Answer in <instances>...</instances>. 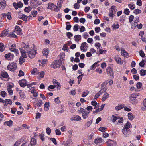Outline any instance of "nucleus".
Segmentation results:
<instances>
[{"label":"nucleus","instance_id":"7","mask_svg":"<svg viewBox=\"0 0 146 146\" xmlns=\"http://www.w3.org/2000/svg\"><path fill=\"white\" fill-rule=\"evenodd\" d=\"M33 105L35 108L36 107H40L43 104L42 101L40 100H38L36 101L33 102Z\"/></svg>","mask_w":146,"mask_h":146},{"label":"nucleus","instance_id":"58","mask_svg":"<svg viewBox=\"0 0 146 146\" xmlns=\"http://www.w3.org/2000/svg\"><path fill=\"white\" fill-rule=\"evenodd\" d=\"M68 133H69L68 137L70 138H71L72 137V130H69L68 131Z\"/></svg>","mask_w":146,"mask_h":146},{"label":"nucleus","instance_id":"10","mask_svg":"<svg viewBox=\"0 0 146 146\" xmlns=\"http://www.w3.org/2000/svg\"><path fill=\"white\" fill-rule=\"evenodd\" d=\"M15 31L17 32V33L19 35H21L22 34L21 32V30L18 26H16L15 27Z\"/></svg>","mask_w":146,"mask_h":146},{"label":"nucleus","instance_id":"1","mask_svg":"<svg viewBox=\"0 0 146 146\" xmlns=\"http://www.w3.org/2000/svg\"><path fill=\"white\" fill-rule=\"evenodd\" d=\"M139 94L136 93L131 94L129 96L130 102L133 104L137 103V102L136 98L137 96H139Z\"/></svg>","mask_w":146,"mask_h":146},{"label":"nucleus","instance_id":"41","mask_svg":"<svg viewBox=\"0 0 146 146\" xmlns=\"http://www.w3.org/2000/svg\"><path fill=\"white\" fill-rule=\"evenodd\" d=\"M74 38L75 40L78 41L81 39V36L80 35H76L75 36Z\"/></svg>","mask_w":146,"mask_h":146},{"label":"nucleus","instance_id":"40","mask_svg":"<svg viewBox=\"0 0 146 146\" xmlns=\"http://www.w3.org/2000/svg\"><path fill=\"white\" fill-rule=\"evenodd\" d=\"M107 143L108 146H113L114 142L110 140H108Z\"/></svg>","mask_w":146,"mask_h":146},{"label":"nucleus","instance_id":"43","mask_svg":"<svg viewBox=\"0 0 146 146\" xmlns=\"http://www.w3.org/2000/svg\"><path fill=\"white\" fill-rule=\"evenodd\" d=\"M19 94H20V97L21 98V99L24 98L25 97V94H24V92H22L21 90L20 91Z\"/></svg>","mask_w":146,"mask_h":146},{"label":"nucleus","instance_id":"5","mask_svg":"<svg viewBox=\"0 0 146 146\" xmlns=\"http://www.w3.org/2000/svg\"><path fill=\"white\" fill-rule=\"evenodd\" d=\"M16 46L15 44H13L9 47V50L12 52H15L16 56L19 54L18 50V49L16 48Z\"/></svg>","mask_w":146,"mask_h":146},{"label":"nucleus","instance_id":"18","mask_svg":"<svg viewBox=\"0 0 146 146\" xmlns=\"http://www.w3.org/2000/svg\"><path fill=\"white\" fill-rule=\"evenodd\" d=\"M121 54L122 56H123L124 57L127 58L128 57V53L124 50H121Z\"/></svg>","mask_w":146,"mask_h":146},{"label":"nucleus","instance_id":"23","mask_svg":"<svg viewBox=\"0 0 146 146\" xmlns=\"http://www.w3.org/2000/svg\"><path fill=\"white\" fill-rule=\"evenodd\" d=\"M7 34V36L9 37H13L17 38V36L13 32L8 33Z\"/></svg>","mask_w":146,"mask_h":146},{"label":"nucleus","instance_id":"4","mask_svg":"<svg viewBox=\"0 0 146 146\" xmlns=\"http://www.w3.org/2000/svg\"><path fill=\"white\" fill-rule=\"evenodd\" d=\"M36 54V50L33 48L30 49L28 52V56L31 58H32L35 57Z\"/></svg>","mask_w":146,"mask_h":146},{"label":"nucleus","instance_id":"34","mask_svg":"<svg viewBox=\"0 0 146 146\" xmlns=\"http://www.w3.org/2000/svg\"><path fill=\"white\" fill-rule=\"evenodd\" d=\"M86 42H84L82 43L80 46V49L83 50V52H85V50L84 49V47L86 45Z\"/></svg>","mask_w":146,"mask_h":146},{"label":"nucleus","instance_id":"19","mask_svg":"<svg viewBox=\"0 0 146 146\" xmlns=\"http://www.w3.org/2000/svg\"><path fill=\"white\" fill-rule=\"evenodd\" d=\"M49 50L48 49H44L42 51V53L44 56L47 57L49 53Z\"/></svg>","mask_w":146,"mask_h":146},{"label":"nucleus","instance_id":"33","mask_svg":"<svg viewBox=\"0 0 146 146\" xmlns=\"http://www.w3.org/2000/svg\"><path fill=\"white\" fill-rule=\"evenodd\" d=\"M103 92H102L101 90L98 93L94 96V99L96 100L100 96V95Z\"/></svg>","mask_w":146,"mask_h":146},{"label":"nucleus","instance_id":"38","mask_svg":"<svg viewBox=\"0 0 146 146\" xmlns=\"http://www.w3.org/2000/svg\"><path fill=\"white\" fill-rule=\"evenodd\" d=\"M129 7L132 10H133L135 8V6L133 3L129 4L128 5Z\"/></svg>","mask_w":146,"mask_h":146},{"label":"nucleus","instance_id":"12","mask_svg":"<svg viewBox=\"0 0 146 146\" xmlns=\"http://www.w3.org/2000/svg\"><path fill=\"white\" fill-rule=\"evenodd\" d=\"M124 106L125 105L123 104H119L115 107V109L116 110L118 111L122 109Z\"/></svg>","mask_w":146,"mask_h":146},{"label":"nucleus","instance_id":"11","mask_svg":"<svg viewBox=\"0 0 146 146\" xmlns=\"http://www.w3.org/2000/svg\"><path fill=\"white\" fill-rule=\"evenodd\" d=\"M115 60L117 63L118 64H123V61L118 56H117L115 57Z\"/></svg>","mask_w":146,"mask_h":146},{"label":"nucleus","instance_id":"29","mask_svg":"<svg viewBox=\"0 0 146 146\" xmlns=\"http://www.w3.org/2000/svg\"><path fill=\"white\" fill-rule=\"evenodd\" d=\"M73 144L72 140L71 139H69L66 142L65 144L68 146H70Z\"/></svg>","mask_w":146,"mask_h":146},{"label":"nucleus","instance_id":"47","mask_svg":"<svg viewBox=\"0 0 146 146\" xmlns=\"http://www.w3.org/2000/svg\"><path fill=\"white\" fill-rule=\"evenodd\" d=\"M66 24L67 25L66 29L67 30H69L71 27V26L70 24V23L69 22H66Z\"/></svg>","mask_w":146,"mask_h":146},{"label":"nucleus","instance_id":"61","mask_svg":"<svg viewBox=\"0 0 146 146\" xmlns=\"http://www.w3.org/2000/svg\"><path fill=\"white\" fill-rule=\"evenodd\" d=\"M31 13L33 17H35L37 15V11H33L31 12Z\"/></svg>","mask_w":146,"mask_h":146},{"label":"nucleus","instance_id":"31","mask_svg":"<svg viewBox=\"0 0 146 146\" xmlns=\"http://www.w3.org/2000/svg\"><path fill=\"white\" fill-rule=\"evenodd\" d=\"M5 47L4 45L2 43H0V51L1 52H3L5 50Z\"/></svg>","mask_w":146,"mask_h":146},{"label":"nucleus","instance_id":"15","mask_svg":"<svg viewBox=\"0 0 146 146\" xmlns=\"http://www.w3.org/2000/svg\"><path fill=\"white\" fill-rule=\"evenodd\" d=\"M107 74L109 76H111L113 74V70L110 68H108L106 70Z\"/></svg>","mask_w":146,"mask_h":146},{"label":"nucleus","instance_id":"25","mask_svg":"<svg viewBox=\"0 0 146 146\" xmlns=\"http://www.w3.org/2000/svg\"><path fill=\"white\" fill-rule=\"evenodd\" d=\"M109 94L107 93H105L103 95V97L102 98V101H105L106 99H107L109 97Z\"/></svg>","mask_w":146,"mask_h":146},{"label":"nucleus","instance_id":"22","mask_svg":"<svg viewBox=\"0 0 146 146\" xmlns=\"http://www.w3.org/2000/svg\"><path fill=\"white\" fill-rule=\"evenodd\" d=\"M48 9H50L51 10H54V8L55 7L54 5L52 3H49L48 4Z\"/></svg>","mask_w":146,"mask_h":146},{"label":"nucleus","instance_id":"63","mask_svg":"<svg viewBox=\"0 0 146 146\" xmlns=\"http://www.w3.org/2000/svg\"><path fill=\"white\" fill-rule=\"evenodd\" d=\"M74 7L76 9H79L80 7V5L78 4L77 3H76L74 5Z\"/></svg>","mask_w":146,"mask_h":146},{"label":"nucleus","instance_id":"64","mask_svg":"<svg viewBox=\"0 0 146 146\" xmlns=\"http://www.w3.org/2000/svg\"><path fill=\"white\" fill-rule=\"evenodd\" d=\"M55 102L57 103H59L60 102V100H59V97H58L56 98L55 99Z\"/></svg>","mask_w":146,"mask_h":146},{"label":"nucleus","instance_id":"36","mask_svg":"<svg viewBox=\"0 0 146 146\" xmlns=\"http://www.w3.org/2000/svg\"><path fill=\"white\" fill-rule=\"evenodd\" d=\"M112 117L113 118L112 122L113 123L115 122L118 119L120 118V117H116L114 115H113L112 116Z\"/></svg>","mask_w":146,"mask_h":146},{"label":"nucleus","instance_id":"35","mask_svg":"<svg viewBox=\"0 0 146 146\" xmlns=\"http://www.w3.org/2000/svg\"><path fill=\"white\" fill-rule=\"evenodd\" d=\"M31 145H35L36 143V139L34 138H32L31 141Z\"/></svg>","mask_w":146,"mask_h":146},{"label":"nucleus","instance_id":"55","mask_svg":"<svg viewBox=\"0 0 146 146\" xmlns=\"http://www.w3.org/2000/svg\"><path fill=\"white\" fill-rule=\"evenodd\" d=\"M46 133L48 135H50L51 132V130L50 129L49 127H47L46 128Z\"/></svg>","mask_w":146,"mask_h":146},{"label":"nucleus","instance_id":"24","mask_svg":"<svg viewBox=\"0 0 146 146\" xmlns=\"http://www.w3.org/2000/svg\"><path fill=\"white\" fill-rule=\"evenodd\" d=\"M81 119V117L78 115L76 116V117H74V118H71L70 120L71 121L76 120V121H80Z\"/></svg>","mask_w":146,"mask_h":146},{"label":"nucleus","instance_id":"9","mask_svg":"<svg viewBox=\"0 0 146 146\" xmlns=\"http://www.w3.org/2000/svg\"><path fill=\"white\" fill-rule=\"evenodd\" d=\"M13 5L16 9H18V8H21L23 6V4L21 2H19L17 3L15 2L13 3Z\"/></svg>","mask_w":146,"mask_h":146},{"label":"nucleus","instance_id":"53","mask_svg":"<svg viewBox=\"0 0 146 146\" xmlns=\"http://www.w3.org/2000/svg\"><path fill=\"white\" fill-rule=\"evenodd\" d=\"M141 12V11L139 9H136L135 10L133 13L136 14L140 13Z\"/></svg>","mask_w":146,"mask_h":146},{"label":"nucleus","instance_id":"49","mask_svg":"<svg viewBox=\"0 0 146 146\" xmlns=\"http://www.w3.org/2000/svg\"><path fill=\"white\" fill-rule=\"evenodd\" d=\"M11 15V13L9 12H8L6 15L7 19L9 20H10L12 19Z\"/></svg>","mask_w":146,"mask_h":146},{"label":"nucleus","instance_id":"57","mask_svg":"<svg viewBox=\"0 0 146 146\" xmlns=\"http://www.w3.org/2000/svg\"><path fill=\"white\" fill-rule=\"evenodd\" d=\"M56 134L57 135H60L61 134V132L60 130L58 129H56L55 130Z\"/></svg>","mask_w":146,"mask_h":146},{"label":"nucleus","instance_id":"54","mask_svg":"<svg viewBox=\"0 0 146 146\" xmlns=\"http://www.w3.org/2000/svg\"><path fill=\"white\" fill-rule=\"evenodd\" d=\"M142 84L140 82L137 83L136 84V86L138 88H140L142 86Z\"/></svg>","mask_w":146,"mask_h":146},{"label":"nucleus","instance_id":"51","mask_svg":"<svg viewBox=\"0 0 146 146\" xmlns=\"http://www.w3.org/2000/svg\"><path fill=\"white\" fill-rule=\"evenodd\" d=\"M5 102L7 104L11 105L12 103V102L11 100L9 99H6L5 100Z\"/></svg>","mask_w":146,"mask_h":146},{"label":"nucleus","instance_id":"45","mask_svg":"<svg viewBox=\"0 0 146 146\" xmlns=\"http://www.w3.org/2000/svg\"><path fill=\"white\" fill-rule=\"evenodd\" d=\"M79 27L80 26L77 24H76L74 26L73 30L74 31H77L78 30Z\"/></svg>","mask_w":146,"mask_h":146},{"label":"nucleus","instance_id":"37","mask_svg":"<svg viewBox=\"0 0 146 146\" xmlns=\"http://www.w3.org/2000/svg\"><path fill=\"white\" fill-rule=\"evenodd\" d=\"M144 106L141 108V109L143 110H146V99L144 100L143 103Z\"/></svg>","mask_w":146,"mask_h":146},{"label":"nucleus","instance_id":"30","mask_svg":"<svg viewBox=\"0 0 146 146\" xmlns=\"http://www.w3.org/2000/svg\"><path fill=\"white\" fill-rule=\"evenodd\" d=\"M128 119L131 120H132L134 118V116L131 113H128Z\"/></svg>","mask_w":146,"mask_h":146},{"label":"nucleus","instance_id":"50","mask_svg":"<svg viewBox=\"0 0 146 146\" xmlns=\"http://www.w3.org/2000/svg\"><path fill=\"white\" fill-rule=\"evenodd\" d=\"M25 60V59L22 57H21L19 59V63L20 64H23Z\"/></svg>","mask_w":146,"mask_h":146},{"label":"nucleus","instance_id":"27","mask_svg":"<svg viewBox=\"0 0 146 146\" xmlns=\"http://www.w3.org/2000/svg\"><path fill=\"white\" fill-rule=\"evenodd\" d=\"M13 121L10 120L8 121H7L5 122L4 124L5 125L8 126H11L12 125Z\"/></svg>","mask_w":146,"mask_h":146},{"label":"nucleus","instance_id":"21","mask_svg":"<svg viewBox=\"0 0 146 146\" xmlns=\"http://www.w3.org/2000/svg\"><path fill=\"white\" fill-rule=\"evenodd\" d=\"M28 17V16L24 14H22L21 16L19 17V18L25 21H27Z\"/></svg>","mask_w":146,"mask_h":146},{"label":"nucleus","instance_id":"46","mask_svg":"<svg viewBox=\"0 0 146 146\" xmlns=\"http://www.w3.org/2000/svg\"><path fill=\"white\" fill-rule=\"evenodd\" d=\"M31 7H25L24 9V11L25 12L28 13L31 10Z\"/></svg>","mask_w":146,"mask_h":146},{"label":"nucleus","instance_id":"44","mask_svg":"<svg viewBox=\"0 0 146 146\" xmlns=\"http://www.w3.org/2000/svg\"><path fill=\"white\" fill-rule=\"evenodd\" d=\"M92 121H88L87 122H86L85 124V126L86 127H89L90 125L92 123Z\"/></svg>","mask_w":146,"mask_h":146},{"label":"nucleus","instance_id":"62","mask_svg":"<svg viewBox=\"0 0 146 146\" xmlns=\"http://www.w3.org/2000/svg\"><path fill=\"white\" fill-rule=\"evenodd\" d=\"M124 12L126 14L128 15L129 14L130 11L129 9L126 8Z\"/></svg>","mask_w":146,"mask_h":146},{"label":"nucleus","instance_id":"16","mask_svg":"<svg viewBox=\"0 0 146 146\" xmlns=\"http://www.w3.org/2000/svg\"><path fill=\"white\" fill-rule=\"evenodd\" d=\"M20 52L22 54V56L24 58H26L27 57V55L25 51L23 50V49L22 48H20L19 49Z\"/></svg>","mask_w":146,"mask_h":146},{"label":"nucleus","instance_id":"48","mask_svg":"<svg viewBox=\"0 0 146 146\" xmlns=\"http://www.w3.org/2000/svg\"><path fill=\"white\" fill-rule=\"evenodd\" d=\"M49 106V104L47 102H46L44 104V109L46 110H48V108Z\"/></svg>","mask_w":146,"mask_h":146},{"label":"nucleus","instance_id":"2","mask_svg":"<svg viewBox=\"0 0 146 146\" xmlns=\"http://www.w3.org/2000/svg\"><path fill=\"white\" fill-rule=\"evenodd\" d=\"M117 11L116 7L115 6H112L110 9L109 16L112 18L114 16Z\"/></svg>","mask_w":146,"mask_h":146},{"label":"nucleus","instance_id":"17","mask_svg":"<svg viewBox=\"0 0 146 146\" xmlns=\"http://www.w3.org/2000/svg\"><path fill=\"white\" fill-rule=\"evenodd\" d=\"M12 86L11 85H9L7 87V89L8 93L10 95H12L13 94V91L11 90Z\"/></svg>","mask_w":146,"mask_h":146},{"label":"nucleus","instance_id":"39","mask_svg":"<svg viewBox=\"0 0 146 146\" xmlns=\"http://www.w3.org/2000/svg\"><path fill=\"white\" fill-rule=\"evenodd\" d=\"M38 72V70L36 68L33 69L31 72V74L34 75H35L37 74Z\"/></svg>","mask_w":146,"mask_h":146},{"label":"nucleus","instance_id":"28","mask_svg":"<svg viewBox=\"0 0 146 146\" xmlns=\"http://www.w3.org/2000/svg\"><path fill=\"white\" fill-rule=\"evenodd\" d=\"M1 75L2 77L5 78H7L8 76L7 73L5 71L2 72Z\"/></svg>","mask_w":146,"mask_h":146},{"label":"nucleus","instance_id":"26","mask_svg":"<svg viewBox=\"0 0 146 146\" xmlns=\"http://www.w3.org/2000/svg\"><path fill=\"white\" fill-rule=\"evenodd\" d=\"M102 139L101 138H97L95 140L94 142L96 144L99 145L102 142Z\"/></svg>","mask_w":146,"mask_h":146},{"label":"nucleus","instance_id":"20","mask_svg":"<svg viewBox=\"0 0 146 146\" xmlns=\"http://www.w3.org/2000/svg\"><path fill=\"white\" fill-rule=\"evenodd\" d=\"M131 127L132 125H131V123L129 122H127L125 124L124 128L130 129V128H131Z\"/></svg>","mask_w":146,"mask_h":146},{"label":"nucleus","instance_id":"13","mask_svg":"<svg viewBox=\"0 0 146 146\" xmlns=\"http://www.w3.org/2000/svg\"><path fill=\"white\" fill-rule=\"evenodd\" d=\"M6 3L5 1L3 0L0 2V9H3L5 7Z\"/></svg>","mask_w":146,"mask_h":146},{"label":"nucleus","instance_id":"32","mask_svg":"<svg viewBox=\"0 0 146 146\" xmlns=\"http://www.w3.org/2000/svg\"><path fill=\"white\" fill-rule=\"evenodd\" d=\"M112 29L114 30L117 29L119 27V25L118 24H113L112 26Z\"/></svg>","mask_w":146,"mask_h":146},{"label":"nucleus","instance_id":"6","mask_svg":"<svg viewBox=\"0 0 146 146\" xmlns=\"http://www.w3.org/2000/svg\"><path fill=\"white\" fill-rule=\"evenodd\" d=\"M60 66V62L57 61H56L52 63L51 66L54 68H57L59 67Z\"/></svg>","mask_w":146,"mask_h":146},{"label":"nucleus","instance_id":"8","mask_svg":"<svg viewBox=\"0 0 146 146\" xmlns=\"http://www.w3.org/2000/svg\"><path fill=\"white\" fill-rule=\"evenodd\" d=\"M122 131L124 135L126 136H127L129 135L131 133V131H130V129H128L123 128L122 129Z\"/></svg>","mask_w":146,"mask_h":146},{"label":"nucleus","instance_id":"52","mask_svg":"<svg viewBox=\"0 0 146 146\" xmlns=\"http://www.w3.org/2000/svg\"><path fill=\"white\" fill-rule=\"evenodd\" d=\"M97 62H96L94 63L93 65H92L90 69L92 70H94V68H95L97 66Z\"/></svg>","mask_w":146,"mask_h":146},{"label":"nucleus","instance_id":"14","mask_svg":"<svg viewBox=\"0 0 146 146\" xmlns=\"http://www.w3.org/2000/svg\"><path fill=\"white\" fill-rule=\"evenodd\" d=\"M90 112L86 111H84L83 112L82 114V117L84 119H86L89 116V114Z\"/></svg>","mask_w":146,"mask_h":146},{"label":"nucleus","instance_id":"3","mask_svg":"<svg viewBox=\"0 0 146 146\" xmlns=\"http://www.w3.org/2000/svg\"><path fill=\"white\" fill-rule=\"evenodd\" d=\"M16 64L14 62L9 63L7 67L8 70L13 71H15L16 70Z\"/></svg>","mask_w":146,"mask_h":146},{"label":"nucleus","instance_id":"42","mask_svg":"<svg viewBox=\"0 0 146 146\" xmlns=\"http://www.w3.org/2000/svg\"><path fill=\"white\" fill-rule=\"evenodd\" d=\"M140 74L141 76H143L146 74V70H140Z\"/></svg>","mask_w":146,"mask_h":146},{"label":"nucleus","instance_id":"60","mask_svg":"<svg viewBox=\"0 0 146 146\" xmlns=\"http://www.w3.org/2000/svg\"><path fill=\"white\" fill-rule=\"evenodd\" d=\"M50 140L52 141L54 144L55 145L57 144V143L56 141V140L55 138H51Z\"/></svg>","mask_w":146,"mask_h":146},{"label":"nucleus","instance_id":"59","mask_svg":"<svg viewBox=\"0 0 146 146\" xmlns=\"http://www.w3.org/2000/svg\"><path fill=\"white\" fill-rule=\"evenodd\" d=\"M6 94L7 93L5 91H2L1 92V95L3 97H5Z\"/></svg>","mask_w":146,"mask_h":146},{"label":"nucleus","instance_id":"56","mask_svg":"<svg viewBox=\"0 0 146 146\" xmlns=\"http://www.w3.org/2000/svg\"><path fill=\"white\" fill-rule=\"evenodd\" d=\"M144 60L143 59L142 60V61L140 62L139 63V65L140 66L143 67L144 66Z\"/></svg>","mask_w":146,"mask_h":146}]
</instances>
